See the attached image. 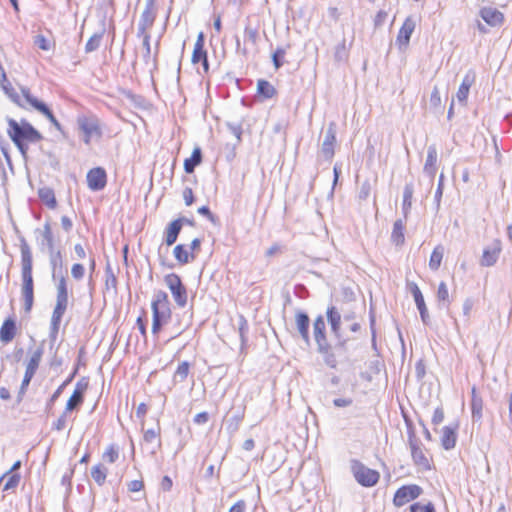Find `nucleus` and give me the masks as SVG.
Listing matches in <instances>:
<instances>
[{"mask_svg":"<svg viewBox=\"0 0 512 512\" xmlns=\"http://www.w3.org/2000/svg\"><path fill=\"white\" fill-rule=\"evenodd\" d=\"M106 288H116L117 285V279L114 273L112 272L111 268L108 266L106 269Z\"/></svg>","mask_w":512,"mask_h":512,"instance_id":"nucleus-57","label":"nucleus"},{"mask_svg":"<svg viewBox=\"0 0 512 512\" xmlns=\"http://www.w3.org/2000/svg\"><path fill=\"white\" fill-rule=\"evenodd\" d=\"M21 253V296L24 301L25 313H30L34 304L33 257L29 244L20 237Z\"/></svg>","mask_w":512,"mask_h":512,"instance_id":"nucleus-1","label":"nucleus"},{"mask_svg":"<svg viewBox=\"0 0 512 512\" xmlns=\"http://www.w3.org/2000/svg\"><path fill=\"white\" fill-rule=\"evenodd\" d=\"M157 16L155 0H146L145 8L140 16L139 23L144 27L151 28Z\"/></svg>","mask_w":512,"mask_h":512,"instance_id":"nucleus-21","label":"nucleus"},{"mask_svg":"<svg viewBox=\"0 0 512 512\" xmlns=\"http://www.w3.org/2000/svg\"><path fill=\"white\" fill-rule=\"evenodd\" d=\"M3 89L5 93L8 95V97L19 107L23 109H27V106L25 103L21 100L19 94L15 91L12 87L3 86Z\"/></svg>","mask_w":512,"mask_h":512,"instance_id":"nucleus-48","label":"nucleus"},{"mask_svg":"<svg viewBox=\"0 0 512 512\" xmlns=\"http://www.w3.org/2000/svg\"><path fill=\"white\" fill-rule=\"evenodd\" d=\"M63 316H64L63 314L52 313L51 320H50V328H49V339L51 342V347L57 340V336L59 333V329H60V325H61Z\"/></svg>","mask_w":512,"mask_h":512,"instance_id":"nucleus-34","label":"nucleus"},{"mask_svg":"<svg viewBox=\"0 0 512 512\" xmlns=\"http://www.w3.org/2000/svg\"><path fill=\"white\" fill-rule=\"evenodd\" d=\"M295 324L300 337L306 344H310L309 326L310 319L307 313L297 311L295 314Z\"/></svg>","mask_w":512,"mask_h":512,"instance_id":"nucleus-18","label":"nucleus"},{"mask_svg":"<svg viewBox=\"0 0 512 512\" xmlns=\"http://www.w3.org/2000/svg\"><path fill=\"white\" fill-rule=\"evenodd\" d=\"M326 317L330 326V332L335 339V350L339 354L346 353L352 338L348 337L341 328L343 319L340 311L335 306H329L326 310Z\"/></svg>","mask_w":512,"mask_h":512,"instance_id":"nucleus-5","label":"nucleus"},{"mask_svg":"<svg viewBox=\"0 0 512 512\" xmlns=\"http://www.w3.org/2000/svg\"><path fill=\"white\" fill-rule=\"evenodd\" d=\"M35 233H40L42 236V240L40 242V249H47V252L56 250L54 235L52 232V227L49 221H46L43 225V229H36Z\"/></svg>","mask_w":512,"mask_h":512,"instance_id":"nucleus-20","label":"nucleus"},{"mask_svg":"<svg viewBox=\"0 0 512 512\" xmlns=\"http://www.w3.org/2000/svg\"><path fill=\"white\" fill-rule=\"evenodd\" d=\"M471 394H472V399H471L472 419H473V421H480L482 419L483 400L477 394L475 387L472 388Z\"/></svg>","mask_w":512,"mask_h":512,"instance_id":"nucleus-28","label":"nucleus"},{"mask_svg":"<svg viewBox=\"0 0 512 512\" xmlns=\"http://www.w3.org/2000/svg\"><path fill=\"white\" fill-rule=\"evenodd\" d=\"M85 268L82 264L76 263L71 268V275L75 280H81L84 277Z\"/></svg>","mask_w":512,"mask_h":512,"instance_id":"nucleus-55","label":"nucleus"},{"mask_svg":"<svg viewBox=\"0 0 512 512\" xmlns=\"http://www.w3.org/2000/svg\"><path fill=\"white\" fill-rule=\"evenodd\" d=\"M37 111L43 114L58 131H62V125L46 104L38 105Z\"/></svg>","mask_w":512,"mask_h":512,"instance_id":"nucleus-42","label":"nucleus"},{"mask_svg":"<svg viewBox=\"0 0 512 512\" xmlns=\"http://www.w3.org/2000/svg\"><path fill=\"white\" fill-rule=\"evenodd\" d=\"M313 336L317 345V352L322 356L325 365L332 369L337 368L338 352L327 339L326 324L322 315H318L313 322Z\"/></svg>","mask_w":512,"mask_h":512,"instance_id":"nucleus-3","label":"nucleus"},{"mask_svg":"<svg viewBox=\"0 0 512 512\" xmlns=\"http://www.w3.org/2000/svg\"><path fill=\"white\" fill-rule=\"evenodd\" d=\"M348 59V49L346 47L345 39L342 40L341 43H339L335 47L334 51V60L338 63L345 62Z\"/></svg>","mask_w":512,"mask_h":512,"instance_id":"nucleus-43","label":"nucleus"},{"mask_svg":"<svg viewBox=\"0 0 512 512\" xmlns=\"http://www.w3.org/2000/svg\"><path fill=\"white\" fill-rule=\"evenodd\" d=\"M87 386V382L79 381L76 383L75 389L66 403V411H73L82 405Z\"/></svg>","mask_w":512,"mask_h":512,"instance_id":"nucleus-17","label":"nucleus"},{"mask_svg":"<svg viewBox=\"0 0 512 512\" xmlns=\"http://www.w3.org/2000/svg\"><path fill=\"white\" fill-rule=\"evenodd\" d=\"M286 54V48L277 47L275 52L272 54V61L276 69H279L283 66V58Z\"/></svg>","mask_w":512,"mask_h":512,"instance_id":"nucleus-49","label":"nucleus"},{"mask_svg":"<svg viewBox=\"0 0 512 512\" xmlns=\"http://www.w3.org/2000/svg\"><path fill=\"white\" fill-rule=\"evenodd\" d=\"M39 199L43 204H45L49 209H55L57 206V201L55 197L54 190L50 187H42L38 189Z\"/></svg>","mask_w":512,"mask_h":512,"instance_id":"nucleus-29","label":"nucleus"},{"mask_svg":"<svg viewBox=\"0 0 512 512\" xmlns=\"http://www.w3.org/2000/svg\"><path fill=\"white\" fill-rule=\"evenodd\" d=\"M69 411H64L60 417L53 423V429L62 431L66 427V417Z\"/></svg>","mask_w":512,"mask_h":512,"instance_id":"nucleus-61","label":"nucleus"},{"mask_svg":"<svg viewBox=\"0 0 512 512\" xmlns=\"http://www.w3.org/2000/svg\"><path fill=\"white\" fill-rule=\"evenodd\" d=\"M409 290L414 298V301H415L417 309L420 313L422 322L425 325H427L430 321V317H429L428 310H427V307H426V304L424 301V297H423V294H422L420 288L418 287V285L416 283L412 282L409 284Z\"/></svg>","mask_w":512,"mask_h":512,"instance_id":"nucleus-15","label":"nucleus"},{"mask_svg":"<svg viewBox=\"0 0 512 512\" xmlns=\"http://www.w3.org/2000/svg\"><path fill=\"white\" fill-rule=\"evenodd\" d=\"M21 93L25 99V102L28 103L31 107H33L35 110H37L38 105H44L45 103L38 100L36 97H34L30 89L28 87L22 86L21 87Z\"/></svg>","mask_w":512,"mask_h":512,"instance_id":"nucleus-46","label":"nucleus"},{"mask_svg":"<svg viewBox=\"0 0 512 512\" xmlns=\"http://www.w3.org/2000/svg\"><path fill=\"white\" fill-rule=\"evenodd\" d=\"M371 189V183L369 182V180H365L360 186L358 198L362 201L367 200L370 196Z\"/></svg>","mask_w":512,"mask_h":512,"instance_id":"nucleus-54","label":"nucleus"},{"mask_svg":"<svg viewBox=\"0 0 512 512\" xmlns=\"http://www.w3.org/2000/svg\"><path fill=\"white\" fill-rule=\"evenodd\" d=\"M472 83H473V78H471L469 75H466L463 78V81H462L461 85L459 86L458 91L456 93L457 100L460 103H463V104L466 103Z\"/></svg>","mask_w":512,"mask_h":512,"instance_id":"nucleus-37","label":"nucleus"},{"mask_svg":"<svg viewBox=\"0 0 512 512\" xmlns=\"http://www.w3.org/2000/svg\"><path fill=\"white\" fill-rule=\"evenodd\" d=\"M8 128L7 134L21 155L26 158L28 143H36L43 139L42 134L26 119L17 121L13 118H6Z\"/></svg>","mask_w":512,"mask_h":512,"instance_id":"nucleus-2","label":"nucleus"},{"mask_svg":"<svg viewBox=\"0 0 512 512\" xmlns=\"http://www.w3.org/2000/svg\"><path fill=\"white\" fill-rule=\"evenodd\" d=\"M34 43L41 50L47 51L50 49L48 40L45 38V36H43L41 34H39L35 37Z\"/></svg>","mask_w":512,"mask_h":512,"instance_id":"nucleus-62","label":"nucleus"},{"mask_svg":"<svg viewBox=\"0 0 512 512\" xmlns=\"http://www.w3.org/2000/svg\"><path fill=\"white\" fill-rule=\"evenodd\" d=\"M160 436V427L157 429H148L144 432L143 438L146 442L151 443Z\"/></svg>","mask_w":512,"mask_h":512,"instance_id":"nucleus-58","label":"nucleus"},{"mask_svg":"<svg viewBox=\"0 0 512 512\" xmlns=\"http://www.w3.org/2000/svg\"><path fill=\"white\" fill-rule=\"evenodd\" d=\"M410 449L414 464L424 469H429V461L421 448V444H413V446H410Z\"/></svg>","mask_w":512,"mask_h":512,"instance_id":"nucleus-30","label":"nucleus"},{"mask_svg":"<svg viewBox=\"0 0 512 512\" xmlns=\"http://www.w3.org/2000/svg\"><path fill=\"white\" fill-rule=\"evenodd\" d=\"M7 477H8V479H7L6 483L4 484L3 489L5 491L15 489L20 483V480H21L20 474L19 473H11Z\"/></svg>","mask_w":512,"mask_h":512,"instance_id":"nucleus-51","label":"nucleus"},{"mask_svg":"<svg viewBox=\"0 0 512 512\" xmlns=\"http://www.w3.org/2000/svg\"><path fill=\"white\" fill-rule=\"evenodd\" d=\"M501 252V245L496 241L492 246L486 247L480 260V265L483 267H491L497 262Z\"/></svg>","mask_w":512,"mask_h":512,"instance_id":"nucleus-19","label":"nucleus"},{"mask_svg":"<svg viewBox=\"0 0 512 512\" xmlns=\"http://www.w3.org/2000/svg\"><path fill=\"white\" fill-rule=\"evenodd\" d=\"M107 474L108 468L102 463H98L91 468V477L99 486H102L105 483Z\"/></svg>","mask_w":512,"mask_h":512,"instance_id":"nucleus-35","label":"nucleus"},{"mask_svg":"<svg viewBox=\"0 0 512 512\" xmlns=\"http://www.w3.org/2000/svg\"><path fill=\"white\" fill-rule=\"evenodd\" d=\"M415 27L416 21L412 16H408L401 26L396 38V45L399 47V49H405L408 46Z\"/></svg>","mask_w":512,"mask_h":512,"instance_id":"nucleus-13","label":"nucleus"},{"mask_svg":"<svg viewBox=\"0 0 512 512\" xmlns=\"http://www.w3.org/2000/svg\"><path fill=\"white\" fill-rule=\"evenodd\" d=\"M164 282L171 291L177 306L184 308L187 305L188 295L187 289L182 283L181 278L175 273H170L164 277Z\"/></svg>","mask_w":512,"mask_h":512,"instance_id":"nucleus-7","label":"nucleus"},{"mask_svg":"<svg viewBox=\"0 0 512 512\" xmlns=\"http://www.w3.org/2000/svg\"><path fill=\"white\" fill-rule=\"evenodd\" d=\"M404 230H405V223L402 219H398L393 224V229L391 233V241L396 246H401L404 244L405 236H404Z\"/></svg>","mask_w":512,"mask_h":512,"instance_id":"nucleus-31","label":"nucleus"},{"mask_svg":"<svg viewBox=\"0 0 512 512\" xmlns=\"http://www.w3.org/2000/svg\"><path fill=\"white\" fill-rule=\"evenodd\" d=\"M181 226L179 225V221L173 220L165 230V243L167 246L173 245L179 233L181 232Z\"/></svg>","mask_w":512,"mask_h":512,"instance_id":"nucleus-32","label":"nucleus"},{"mask_svg":"<svg viewBox=\"0 0 512 512\" xmlns=\"http://www.w3.org/2000/svg\"><path fill=\"white\" fill-rule=\"evenodd\" d=\"M88 187L92 191H100L104 189L107 183V174L102 167H96L87 173Z\"/></svg>","mask_w":512,"mask_h":512,"instance_id":"nucleus-14","label":"nucleus"},{"mask_svg":"<svg viewBox=\"0 0 512 512\" xmlns=\"http://www.w3.org/2000/svg\"><path fill=\"white\" fill-rule=\"evenodd\" d=\"M441 104V96L440 92L437 86H435L432 90L431 96H430V105L434 108L439 107Z\"/></svg>","mask_w":512,"mask_h":512,"instance_id":"nucleus-60","label":"nucleus"},{"mask_svg":"<svg viewBox=\"0 0 512 512\" xmlns=\"http://www.w3.org/2000/svg\"><path fill=\"white\" fill-rule=\"evenodd\" d=\"M437 299L439 302L444 303L446 306L450 303L448 288L445 282H441L438 286Z\"/></svg>","mask_w":512,"mask_h":512,"instance_id":"nucleus-50","label":"nucleus"},{"mask_svg":"<svg viewBox=\"0 0 512 512\" xmlns=\"http://www.w3.org/2000/svg\"><path fill=\"white\" fill-rule=\"evenodd\" d=\"M102 37H103V32L93 34L89 38V40L87 41V43L85 45V52L91 53L93 51H96L100 46Z\"/></svg>","mask_w":512,"mask_h":512,"instance_id":"nucleus-45","label":"nucleus"},{"mask_svg":"<svg viewBox=\"0 0 512 512\" xmlns=\"http://www.w3.org/2000/svg\"><path fill=\"white\" fill-rule=\"evenodd\" d=\"M456 429L457 425L455 427L451 426H444L442 429V436H441V445L445 450L453 449L456 445Z\"/></svg>","mask_w":512,"mask_h":512,"instance_id":"nucleus-26","label":"nucleus"},{"mask_svg":"<svg viewBox=\"0 0 512 512\" xmlns=\"http://www.w3.org/2000/svg\"><path fill=\"white\" fill-rule=\"evenodd\" d=\"M32 380V377L24 375L22 383L20 385L17 397H16V403L20 404L23 400L24 395L26 394L27 388Z\"/></svg>","mask_w":512,"mask_h":512,"instance_id":"nucleus-52","label":"nucleus"},{"mask_svg":"<svg viewBox=\"0 0 512 512\" xmlns=\"http://www.w3.org/2000/svg\"><path fill=\"white\" fill-rule=\"evenodd\" d=\"M387 16H388V14L386 11H384V10L378 11V13L376 14V16L374 18V27L376 29L381 27L385 23Z\"/></svg>","mask_w":512,"mask_h":512,"instance_id":"nucleus-63","label":"nucleus"},{"mask_svg":"<svg viewBox=\"0 0 512 512\" xmlns=\"http://www.w3.org/2000/svg\"><path fill=\"white\" fill-rule=\"evenodd\" d=\"M190 370V364L187 361L181 362L173 376L175 383H182L186 380Z\"/></svg>","mask_w":512,"mask_h":512,"instance_id":"nucleus-41","label":"nucleus"},{"mask_svg":"<svg viewBox=\"0 0 512 512\" xmlns=\"http://www.w3.org/2000/svg\"><path fill=\"white\" fill-rule=\"evenodd\" d=\"M238 332L241 341V351H243L247 345L249 332L248 322L243 315L238 317Z\"/></svg>","mask_w":512,"mask_h":512,"instance_id":"nucleus-38","label":"nucleus"},{"mask_svg":"<svg viewBox=\"0 0 512 512\" xmlns=\"http://www.w3.org/2000/svg\"><path fill=\"white\" fill-rule=\"evenodd\" d=\"M243 419H244V411H239L238 413L234 414L229 419H227L226 430L231 435L235 434L239 430Z\"/></svg>","mask_w":512,"mask_h":512,"instance_id":"nucleus-39","label":"nucleus"},{"mask_svg":"<svg viewBox=\"0 0 512 512\" xmlns=\"http://www.w3.org/2000/svg\"><path fill=\"white\" fill-rule=\"evenodd\" d=\"M414 193V186L412 183H407L403 190V203H402V210L404 213V217L406 218L411 206H412V198Z\"/></svg>","mask_w":512,"mask_h":512,"instance_id":"nucleus-36","label":"nucleus"},{"mask_svg":"<svg viewBox=\"0 0 512 512\" xmlns=\"http://www.w3.org/2000/svg\"><path fill=\"white\" fill-rule=\"evenodd\" d=\"M410 512H436L434 505L429 502L426 505H422L421 503H413L409 507Z\"/></svg>","mask_w":512,"mask_h":512,"instance_id":"nucleus-53","label":"nucleus"},{"mask_svg":"<svg viewBox=\"0 0 512 512\" xmlns=\"http://www.w3.org/2000/svg\"><path fill=\"white\" fill-rule=\"evenodd\" d=\"M152 308V333L157 335L172 316L168 294L163 290H157L151 302Z\"/></svg>","mask_w":512,"mask_h":512,"instance_id":"nucleus-4","label":"nucleus"},{"mask_svg":"<svg viewBox=\"0 0 512 512\" xmlns=\"http://www.w3.org/2000/svg\"><path fill=\"white\" fill-rule=\"evenodd\" d=\"M198 213L205 216L213 224H216L218 221V218L210 211L208 206L198 208Z\"/></svg>","mask_w":512,"mask_h":512,"instance_id":"nucleus-59","label":"nucleus"},{"mask_svg":"<svg viewBox=\"0 0 512 512\" xmlns=\"http://www.w3.org/2000/svg\"><path fill=\"white\" fill-rule=\"evenodd\" d=\"M481 18L490 26H500L504 21V15L496 8L484 7L480 10Z\"/></svg>","mask_w":512,"mask_h":512,"instance_id":"nucleus-23","label":"nucleus"},{"mask_svg":"<svg viewBox=\"0 0 512 512\" xmlns=\"http://www.w3.org/2000/svg\"><path fill=\"white\" fill-rule=\"evenodd\" d=\"M202 162V151L200 147H195L192 151L190 158L184 161V170L186 173L191 174L195 168Z\"/></svg>","mask_w":512,"mask_h":512,"instance_id":"nucleus-27","label":"nucleus"},{"mask_svg":"<svg viewBox=\"0 0 512 512\" xmlns=\"http://www.w3.org/2000/svg\"><path fill=\"white\" fill-rule=\"evenodd\" d=\"M173 254H174V257L176 258V260L180 264L184 265L189 262V253L186 250L184 245H182V244L176 245L174 247Z\"/></svg>","mask_w":512,"mask_h":512,"instance_id":"nucleus-44","label":"nucleus"},{"mask_svg":"<svg viewBox=\"0 0 512 512\" xmlns=\"http://www.w3.org/2000/svg\"><path fill=\"white\" fill-rule=\"evenodd\" d=\"M118 457V451L113 446H110L103 454V459L109 463H114Z\"/></svg>","mask_w":512,"mask_h":512,"instance_id":"nucleus-56","label":"nucleus"},{"mask_svg":"<svg viewBox=\"0 0 512 512\" xmlns=\"http://www.w3.org/2000/svg\"><path fill=\"white\" fill-rule=\"evenodd\" d=\"M44 354L43 342L32 352L30 358L26 362L25 374L26 376L34 377L40 362L42 360V356Z\"/></svg>","mask_w":512,"mask_h":512,"instance_id":"nucleus-22","label":"nucleus"},{"mask_svg":"<svg viewBox=\"0 0 512 512\" xmlns=\"http://www.w3.org/2000/svg\"><path fill=\"white\" fill-rule=\"evenodd\" d=\"M54 282L56 283V304L52 313L64 315L69 301L67 279L64 273H60Z\"/></svg>","mask_w":512,"mask_h":512,"instance_id":"nucleus-9","label":"nucleus"},{"mask_svg":"<svg viewBox=\"0 0 512 512\" xmlns=\"http://www.w3.org/2000/svg\"><path fill=\"white\" fill-rule=\"evenodd\" d=\"M437 149L435 145H430L427 149V158L423 167L424 173L429 177L430 186L433 185V181L437 171Z\"/></svg>","mask_w":512,"mask_h":512,"instance_id":"nucleus-16","label":"nucleus"},{"mask_svg":"<svg viewBox=\"0 0 512 512\" xmlns=\"http://www.w3.org/2000/svg\"><path fill=\"white\" fill-rule=\"evenodd\" d=\"M257 93L264 99H271L276 95L277 91L269 81L260 79L257 82Z\"/></svg>","mask_w":512,"mask_h":512,"instance_id":"nucleus-33","label":"nucleus"},{"mask_svg":"<svg viewBox=\"0 0 512 512\" xmlns=\"http://www.w3.org/2000/svg\"><path fill=\"white\" fill-rule=\"evenodd\" d=\"M79 129L84 133V142L89 144L93 136L101 137L99 119L95 116H81L77 120Z\"/></svg>","mask_w":512,"mask_h":512,"instance_id":"nucleus-10","label":"nucleus"},{"mask_svg":"<svg viewBox=\"0 0 512 512\" xmlns=\"http://www.w3.org/2000/svg\"><path fill=\"white\" fill-rule=\"evenodd\" d=\"M423 490L416 484L404 485L400 487L393 498V503L397 507H401L411 500L418 498Z\"/></svg>","mask_w":512,"mask_h":512,"instance_id":"nucleus-12","label":"nucleus"},{"mask_svg":"<svg viewBox=\"0 0 512 512\" xmlns=\"http://www.w3.org/2000/svg\"><path fill=\"white\" fill-rule=\"evenodd\" d=\"M49 255V263L52 269V280L56 281L57 277L60 273H63V255L61 250L56 249L54 251H50Z\"/></svg>","mask_w":512,"mask_h":512,"instance_id":"nucleus-25","label":"nucleus"},{"mask_svg":"<svg viewBox=\"0 0 512 512\" xmlns=\"http://www.w3.org/2000/svg\"><path fill=\"white\" fill-rule=\"evenodd\" d=\"M191 61L194 65L201 64L202 71L198 69L199 74L205 75L209 72L208 56L207 51L204 49V35L202 32L199 33L196 39Z\"/></svg>","mask_w":512,"mask_h":512,"instance_id":"nucleus-11","label":"nucleus"},{"mask_svg":"<svg viewBox=\"0 0 512 512\" xmlns=\"http://www.w3.org/2000/svg\"><path fill=\"white\" fill-rule=\"evenodd\" d=\"M259 38V33L256 28H253L251 26H246L244 29V41L246 43H250L253 46L257 45Z\"/></svg>","mask_w":512,"mask_h":512,"instance_id":"nucleus-47","label":"nucleus"},{"mask_svg":"<svg viewBox=\"0 0 512 512\" xmlns=\"http://www.w3.org/2000/svg\"><path fill=\"white\" fill-rule=\"evenodd\" d=\"M337 124L330 122L325 130L321 144L320 155L326 161H331L335 154Z\"/></svg>","mask_w":512,"mask_h":512,"instance_id":"nucleus-8","label":"nucleus"},{"mask_svg":"<svg viewBox=\"0 0 512 512\" xmlns=\"http://www.w3.org/2000/svg\"><path fill=\"white\" fill-rule=\"evenodd\" d=\"M63 365V358L55 352L50 359L49 366L51 369L57 370Z\"/></svg>","mask_w":512,"mask_h":512,"instance_id":"nucleus-64","label":"nucleus"},{"mask_svg":"<svg viewBox=\"0 0 512 512\" xmlns=\"http://www.w3.org/2000/svg\"><path fill=\"white\" fill-rule=\"evenodd\" d=\"M17 332L16 322L12 318H7L0 328V341L8 344L10 343Z\"/></svg>","mask_w":512,"mask_h":512,"instance_id":"nucleus-24","label":"nucleus"},{"mask_svg":"<svg viewBox=\"0 0 512 512\" xmlns=\"http://www.w3.org/2000/svg\"><path fill=\"white\" fill-rule=\"evenodd\" d=\"M444 255V248L441 245H437L430 256L429 267L431 270L436 271L439 269Z\"/></svg>","mask_w":512,"mask_h":512,"instance_id":"nucleus-40","label":"nucleus"},{"mask_svg":"<svg viewBox=\"0 0 512 512\" xmlns=\"http://www.w3.org/2000/svg\"><path fill=\"white\" fill-rule=\"evenodd\" d=\"M351 470L355 480L364 487H372L379 481V472L366 467L358 460H352Z\"/></svg>","mask_w":512,"mask_h":512,"instance_id":"nucleus-6","label":"nucleus"}]
</instances>
